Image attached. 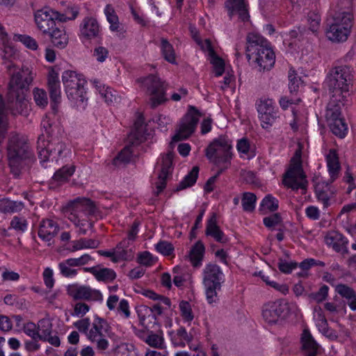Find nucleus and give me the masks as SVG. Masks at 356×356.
Returning <instances> with one entry per match:
<instances>
[{"mask_svg":"<svg viewBox=\"0 0 356 356\" xmlns=\"http://www.w3.org/2000/svg\"><path fill=\"white\" fill-rule=\"evenodd\" d=\"M7 68L10 72L13 70L6 95L8 108L14 115H26L29 111L27 94L33 79L31 71L28 67L19 68L12 63Z\"/></svg>","mask_w":356,"mask_h":356,"instance_id":"nucleus-1","label":"nucleus"},{"mask_svg":"<svg viewBox=\"0 0 356 356\" xmlns=\"http://www.w3.org/2000/svg\"><path fill=\"white\" fill-rule=\"evenodd\" d=\"M246 57L259 72L270 70L275 64V56L268 42L261 35L250 33L246 37Z\"/></svg>","mask_w":356,"mask_h":356,"instance_id":"nucleus-2","label":"nucleus"},{"mask_svg":"<svg viewBox=\"0 0 356 356\" xmlns=\"http://www.w3.org/2000/svg\"><path fill=\"white\" fill-rule=\"evenodd\" d=\"M7 156L10 172L15 178L19 177L33 159L27 139L19 134L12 135L8 140Z\"/></svg>","mask_w":356,"mask_h":356,"instance_id":"nucleus-3","label":"nucleus"},{"mask_svg":"<svg viewBox=\"0 0 356 356\" xmlns=\"http://www.w3.org/2000/svg\"><path fill=\"white\" fill-rule=\"evenodd\" d=\"M352 76V70L346 65L338 66L330 70L326 79L332 92L330 103L345 105L350 101Z\"/></svg>","mask_w":356,"mask_h":356,"instance_id":"nucleus-4","label":"nucleus"},{"mask_svg":"<svg viewBox=\"0 0 356 356\" xmlns=\"http://www.w3.org/2000/svg\"><path fill=\"white\" fill-rule=\"evenodd\" d=\"M305 147V142H298L296 143L294 156L291 159V190L300 191L302 194L306 192L308 186L302 159L303 151Z\"/></svg>","mask_w":356,"mask_h":356,"instance_id":"nucleus-5","label":"nucleus"},{"mask_svg":"<svg viewBox=\"0 0 356 356\" xmlns=\"http://www.w3.org/2000/svg\"><path fill=\"white\" fill-rule=\"evenodd\" d=\"M37 149L40 162H46L50 159L57 161L59 158L66 156L70 152L58 136H51L46 143L43 134L38 137Z\"/></svg>","mask_w":356,"mask_h":356,"instance_id":"nucleus-6","label":"nucleus"},{"mask_svg":"<svg viewBox=\"0 0 356 356\" xmlns=\"http://www.w3.org/2000/svg\"><path fill=\"white\" fill-rule=\"evenodd\" d=\"M231 141L225 136H220L213 140L206 149V156L217 166L225 165L227 168L232 158Z\"/></svg>","mask_w":356,"mask_h":356,"instance_id":"nucleus-7","label":"nucleus"},{"mask_svg":"<svg viewBox=\"0 0 356 356\" xmlns=\"http://www.w3.org/2000/svg\"><path fill=\"white\" fill-rule=\"evenodd\" d=\"M76 12H72L70 16L60 15V13L54 10L49 7H44L38 10L34 15L35 22L38 28L44 33H50L53 29L57 26L56 21L66 22L76 18Z\"/></svg>","mask_w":356,"mask_h":356,"instance_id":"nucleus-8","label":"nucleus"},{"mask_svg":"<svg viewBox=\"0 0 356 356\" xmlns=\"http://www.w3.org/2000/svg\"><path fill=\"white\" fill-rule=\"evenodd\" d=\"M353 19L350 13L337 14L326 32L327 38L332 42L346 41L350 33Z\"/></svg>","mask_w":356,"mask_h":356,"instance_id":"nucleus-9","label":"nucleus"},{"mask_svg":"<svg viewBox=\"0 0 356 356\" xmlns=\"http://www.w3.org/2000/svg\"><path fill=\"white\" fill-rule=\"evenodd\" d=\"M62 81L68 99L75 102L83 103L86 99V90L83 87L86 81L81 76L74 71L66 70L63 73Z\"/></svg>","mask_w":356,"mask_h":356,"instance_id":"nucleus-10","label":"nucleus"},{"mask_svg":"<svg viewBox=\"0 0 356 356\" xmlns=\"http://www.w3.org/2000/svg\"><path fill=\"white\" fill-rule=\"evenodd\" d=\"M201 116L200 111L193 106H189L188 112L181 119L179 128L170 143L173 149L174 143L188 138L195 131Z\"/></svg>","mask_w":356,"mask_h":356,"instance_id":"nucleus-11","label":"nucleus"},{"mask_svg":"<svg viewBox=\"0 0 356 356\" xmlns=\"http://www.w3.org/2000/svg\"><path fill=\"white\" fill-rule=\"evenodd\" d=\"M138 81L142 83V86L147 90L146 92L151 96L152 108H156L167 100L165 91L168 85L156 75L149 74L146 77L138 79Z\"/></svg>","mask_w":356,"mask_h":356,"instance_id":"nucleus-12","label":"nucleus"},{"mask_svg":"<svg viewBox=\"0 0 356 356\" xmlns=\"http://www.w3.org/2000/svg\"><path fill=\"white\" fill-rule=\"evenodd\" d=\"M289 314V303L286 299L269 302L263 306V318L268 323H275L285 319Z\"/></svg>","mask_w":356,"mask_h":356,"instance_id":"nucleus-13","label":"nucleus"},{"mask_svg":"<svg viewBox=\"0 0 356 356\" xmlns=\"http://www.w3.org/2000/svg\"><path fill=\"white\" fill-rule=\"evenodd\" d=\"M332 103H330L326 111V118L332 132L337 136L342 138L348 132V127L341 116L339 103H336L334 108H331Z\"/></svg>","mask_w":356,"mask_h":356,"instance_id":"nucleus-14","label":"nucleus"},{"mask_svg":"<svg viewBox=\"0 0 356 356\" xmlns=\"http://www.w3.org/2000/svg\"><path fill=\"white\" fill-rule=\"evenodd\" d=\"M97 207L93 201L86 197H77L70 202L65 211H73L83 216H93L97 211Z\"/></svg>","mask_w":356,"mask_h":356,"instance_id":"nucleus-15","label":"nucleus"},{"mask_svg":"<svg viewBox=\"0 0 356 356\" xmlns=\"http://www.w3.org/2000/svg\"><path fill=\"white\" fill-rule=\"evenodd\" d=\"M69 293L74 300H102V295L99 291L87 286H72L69 288Z\"/></svg>","mask_w":356,"mask_h":356,"instance_id":"nucleus-16","label":"nucleus"},{"mask_svg":"<svg viewBox=\"0 0 356 356\" xmlns=\"http://www.w3.org/2000/svg\"><path fill=\"white\" fill-rule=\"evenodd\" d=\"M224 282V275L220 268L216 264L209 263L203 270L204 285L221 286Z\"/></svg>","mask_w":356,"mask_h":356,"instance_id":"nucleus-17","label":"nucleus"},{"mask_svg":"<svg viewBox=\"0 0 356 356\" xmlns=\"http://www.w3.org/2000/svg\"><path fill=\"white\" fill-rule=\"evenodd\" d=\"M173 152L172 150L162 157V166L159 175V181L156 183V191L155 195L158 196L166 186V179L170 174V168L172 165Z\"/></svg>","mask_w":356,"mask_h":356,"instance_id":"nucleus-18","label":"nucleus"},{"mask_svg":"<svg viewBox=\"0 0 356 356\" xmlns=\"http://www.w3.org/2000/svg\"><path fill=\"white\" fill-rule=\"evenodd\" d=\"M225 5L230 19L235 15H238V19L243 22L249 19L248 6L244 0H227Z\"/></svg>","mask_w":356,"mask_h":356,"instance_id":"nucleus-19","label":"nucleus"},{"mask_svg":"<svg viewBox=\"0 0 356 356\" xmlns=\"http://www.w3.org/2000/svg\"><path fill=\"white\" fill-rule=\"evenodd\" d=\"M59 229L57 222L53 220H42L40 223L38 236L44 241H50L57 235Z\"/></svg>","mask_w":356,"mask_h":356,"instance_id":"nucleus-20","label":"nucleus"},{"mask_svg":"<svg viewBox=\"0 0 356 356\" xmlns=\"http://www.w3.org/2000/svg\"><path fill=\"white\" fill-rule=\"evenodd\" d=\"M205 233L206 235L213 237L217 242L225 243L228 241L227 237L217 225V216L216 213H212L208 220Z\"/></svg>","mask_w":356,"mask_h":356,"instance_id":"nucleus-21","label":"nucleus"},{"mask_svg":"<svg viewBox=\"0 0 356 356\" xmlns=\"http://www.w3.org/2000/svg\"><path fill=\"white\" fill-rule=\"evenodd\" d=\"M81 36L90 40L98 36L99 26L96 19L93 17H85L80 25Z\"/></svg>","mask_w":356,"mask_h":356,"instance_id":"nucleus-22","label":"nucleus"},{"mask_svg":"<svg viewBox=\"0 0 356 356\" xmlns=\"http://www.w3.org/2000/svg\"><path fill=\"white\" fill-rule=\"evenodd\" d=\"M47 34L49 35L53 46L58 49H65L69 42L68 35L65 28L60 24Z\"/></svg>","mask_w":356,"mask_h":356,"instance_id":"nucleus-23","label":"nucleus"},{"mask_svg":"<svg viewBox=\"0 0 356 356\" xmlns=\"http://www.w3.org/2000/svg\"><path fill=\"white\" fill-rule=\"evenodd\" d=\"M48 90L51 100L58 103L60 100V87L58 74L54 69L49 72L48 75Z\"/></svg>","mask_w":356,"mask_h":356,"instance_id":"nucleus-24","label":"nucleus"},{"mask_svg":"<svg viewBox=\"0 0 356 356\" xmlns=\"http://www.w3.org/2000/svg\"><path fill=\"white\" fill-rule=\"evenodd\" d=\"M325 243L337 252H347L346 239L337 232H330L325 237Z\"/></svg>","mask_w":356,"mask_h":356,"instance_id":"nucleus-25","label":"nucleus"},{"mask_svg":"<svg viewBox=\"0 0 356 356\" xmlns=\"http://www.w3.org/2000/svg\"><path fill=\"white\" fill-rule=\"evenodd\" d=\"M140 323L145 328L153 327L155 325H158L159 322L156 321L155 314H153L152 310L149 307L146 305H140L136 308Z\"/></svg>","mask_w":356,"mask_h":356,"instance_id":"nucleus-26","label":"nucleus"},{"mask_svg":"<svg viewBox=\"0 0 356 356\" xmlns=\"http://www.w3.org/2000/svg\"><path fill=\"white\" fill-rule=\"evenodd\" d=\"M327 170L330 175V183L333 182L339 177L340 164L338 155L334 149H330L326 155Z\"/></svg>","mask_w":356,"mask_h":356,"instance_id":"nucleus-27","label":"nucleus"},{"mask_svg":"<svg viewBox=\"0 0 356 356\" xmlns=\"http://www.w3.org/2000/svg\"><path fill=\"white\" fill-rule=\"evenodd\" d=\"M206 49L209 52L211 58L210 62L214 68V72L216 76L222 75L225 72V62L219 57L214 51L209 40H205Z\"/></svg>","mask_w":356,"mask_h":356,"instance_id":"nucleus-28","label":"nucleus"},{"mask_svg":"<svg viewBox=\"0 0 356 356\" xmlns=\"http://www.w3.org/2000/svg\"><path fill=\"white\" fill-rule=\"evenodd\" d=\"M301 341L304 350L307 352V356H316L318 353L321 346L314 339L311 333L307 330H304Z\"/></svg>","mask_w":356,"mask_h":356,"instance_id":"nucleus-29","label":"nucleus"},{"mask_svg":"<svg viewBox=\"0 0 356 356\" xmlns=\"http://www.w3.org/2000/svg\"><path fill=\"white\" fill-rule=\"evenodd\" d=\"M130 243L127 239L122 240L120 242L115 248V255L112 258V261L117 262L120 260H129L133 257V252L131 249H128Z\"/></svg>","mask_w":356,"mask_h":356,"instance_id":"nucleus-30","label":"nucleus"},{"mask_svg":"<svg viewBox=\"0 0 356 356\" xmlns=\"http://www.w3.org/2000/svg\"><path fill=\"white\" fill-rule=\"evenodd\" d=\"M204 252L205 248L201 241H197L191 248L188 257L193 267L197 268L202 265Z\"/></svg>","mask_w":356,"mask_h":356,"instance_id":"nucleus-31","label":"nucleus"},{"mask_svg":"<svg viewBox=\"0 0 356 356\" xmlns=\"http://www.w3.org/2000/svg\"><path fill=\"white\" fill-rule=\"evenodd\" d=\"M335 291L346 299L352 310H356V295L353 289L346 284H340L335 286Z\"/></svg>","mask_w":356,"mask_h":356,"instance_id":"nucleus-32","label":"nucleus"},{"mask_svg":"<svg viewBox=\"0 0 356 356\" xmlns=\"http://www.w3.org/2000/svg\"><path fill=\"white\" fill-rule=\"evenodd\" d=\"M84 271L92 273L98 281L111 282L115 279L116 274L113 270L108 268H103L97 270L96 267L84 268Z\"/></svg>","mask_w":356,"mask_h":356,"instance_id":"nucleus-33","label":"nucleus"},{"mask_svg":"<svg viewBox=\"0 0 356 356\" xmlns=\"http://www.w3.org/2000/svg\"><path fill=\"white\" fill-rule=\"evenodd\" d=\"M293 113L294 116V122L291 124V128L294 130L300 129L301 131L305 129V121L307 118L306 108L304 106H300L298 109L293 108Z\"/></svg>","mask_w":356,"mask_h":356,"instance_id":"nucleus-34","label":"nucleus"},{"mask_svg":"<svg viewBox=\"0 0 356 356\" xmlns=\"http://www.w3.org/2000/svg\"><path fill=\"white\" fill-rule=\"evenodd\" d=\"M24 207V204L19 201H13L8 198L0 200V212L15 213L21 211Z\"/></svg>","mask_w":356,"mask_h":356,"instance_id":"nucleus-35","label":"nucleus"},{"mask_svg":"<svg viewBox=\"0 0 356 356\" xmlns=\"http://www.w3.org/2000/svg\"><path fill=\"white\" fill-rule=\"evenodd\" d=\"M74 170L75 166L74 165H64L55 172L52 179L59 184L67 181L69 178L74 174Z\"/></svg>","mask_w":356,"mask_h":356,"instance_id":"nucleus-36","label":"nucleus"},{"mask_svg":"<svg viewBox=\"0 0 356 356\" xmlns=\"http://www.w3.org/2000/svg\"><path fill=\"white\" fill-rule=\"evenodd\" d=\"M199 167L194 166L177 186L176 191H179L195 184L198 177Z\"/></svg>","mask_w":356,"mask_h":356,"instance_id":"nucleus-37","label":"nucleus"},{"mask_svg":"<svg viewBox=\"0 0 356 356\" xmlns=\"http://www.w3.org/2000/svg\"><path fill=\"white\" fill-rule=\"evenodd\" d=\"M99 241L95 239L82 238L72 241V246L69 250L75 252L84 248H97L99 245Z\"/></svg>","mask_w":356,"mask_h":356,"instance_id":"nucleus-38","label":"nucleus"},{"mask_svg":"<svg viewBox=\"0 0 356 356\" xmlns=\"http://www.w3.org/2000/svg\"><path fill=\"white\" fill-rule=\"evenodd\" d=\"M278 209V200L271 195H267L260 204V211L265 214L266 211L273 212Z\"/></svg>","mask_w":356,"mask_h":356,"instance_id":"nucleus-39","label":"nucleus"},{"mask_svg":"<svg viewBox=\"0 0 356 356\" xmlns=\"http://www.w3.org/2000/svg\"><path fill=\"white\" fill-rule=\"evenodd\" d=\"M144 120L145 119L143 114L140 113L134 122V129L131 131L130 136L135 138L136 140H140L143 136Z\"/></svg>","mask_w":356,"mask_h":356,"instance_id":"nucleus-40","label":"nucleus"},{"mask_svg":"<svg viewBox=\"0 0 356 356\" xmlns=\"http://www.w3.org/2000/svg\"><path fill=\"white\" fill-rule=\"evenodd\" d=\"M305 75L302 72L298 71L291 72V92L292 91L298 92L301 91L304 88L303 78Z\"/></svg>","mask_w":356,"mask_h":356,"instance_id":"nucleus-41","label":"nucleus"},{"mask_svg":"<svg viewBox=\"0 0 356 356\" xmlns=\"http://www.w3.org/2000/svg\"><path fill=\"white\" fill-rule=\"evenodd\" d=\"M38 330L40 333L39 340L46 341L47 337L51 333L52 324L49 319L42 318L38 321Z\"/></svg>","mask_w":356,"mask_h":356,"instance_id":"nucleus-42","label":"nucleus"},{"mask_svg":"<svg viewBox=\"0 0 356 356\" xmlns=\"http://www.w3.org/2000/svg\"><path fill=\"white\" fill-rule=\"evenodd\" d=\"M161 47L165 60L170 63H175V54L172 44L166 39L162 38Z\"/></svg>","mask_w":356,"mask_h":356,"instance_id":"nucleus-43","label":"nucleus"},{"mask_svg":"<svg viewBox=\"0 0 356 356\" xmlns=\"http://www.w3.org/2000/svg\"><path fill=\"white\" fill-rule=\"evenodd\" d=\"M257 196L250 192L243 193L242 196V206L245 211L252 212L254 210Z\"/></svg>","mask_w":356,"mask_h":356,"instance_id":"nucleus-44","label":"nucleus"},{"mask_svg":"<svg viewBox=\"0 0 356 356\" xmlns=\"http://www.w3.org/2000/svg\"><path fill=\"white\" fill-rule=\"evenodd\" d=\"M131 152L129 147H125L113 159L112 164L115 166L120 163H127L130 161Z\"/></svg>","mask_w":356,"mask_h":356,"instance_id":"nucleus-45","label":"nucleus"},{"mask_svg":"<svg viewBox=\"0 0 356 356\" xmlns=\"http://www.w3.org/2000/svg\"><path fill=\"white\" fill-rule=\"evenodd\" d=\"M314 184L315 191L318 199H321L322 200L327 202L328 200V197L325 194V191L328 188L329 184L324 181H321V180H318L317 178L314 180Z\"/></svg>","mask_w":356,"mask_h":356,"instance_id":"nucleus-46","label":"nucleus"},{"mask_svg":"<svg viewBox=\"0 0 356 356\" xmlns=\"http://www.w3.org/2000/svg\"><path fill=\"white\" fill-rule=\"evenodd\" d=\"M316 326L318 331L325 337L330 339H335L337 335L334 331L330 329L327 325V320L315 322Z\"/></svg>","mask_w":356,"mask_h":356,"instance_id":"nucleus-47","label":"nucleus"},{"mask_svg":"<svg viewBox=\"0 0 356 356\" xmlns=\"http://www.w3.org/2000/svg\"><path fill=\"white\" fill-rule=\"evenodd\" d=\"M206 289V296L208 303H216L218 301V291H220L221 286L204 285Z\"/></svg>","mask_w":356,"mask_h":356,"instance_id":"nucleus-48","label":"nucleus"},{"mask_svg":"<svg viewBox=\"0 0 356 356\" xmlns=\"http://www.w3.org/2000/svg\"><path fill=\"white\" fill-rule=\"evenodd\" d=\"M72 267L73 266L72 264H69L68 259L58 264L60 274L65 277H73L77 274V270L73 269Z\"/></svg>","mask_w":356,"mask_h":356,"instance_id":"nucleus-49","label":"nucleus"},{"mask_svg":"<svg viewBox=\"0 0 356 356\" xmlns=\"http://www.w3.org/2000/svg\"><path fill=\"white\" fill-rule=\"evenodd\" d=\"M145 341L151 347L162 348L164 339L162 336L154 334L153 332H150L149 334L145 339Z\"/></svg>","mask_w":356,"mask_h":356,"instance_id":"nucleus-50","label":"nucleus"},{"mask_svg":"<svg viewBox=\"0 0 356 356\" xmlns=\"http://www.w3.org/2000/svg\"><path fill=\"white\" fill-rule=\"evenodd\" d=\"M257 111L259 115L273 113V100L270 99H261L257 104Z\"/></svg>","mask_w":356,"mask_h":356,"instance_id":"nucleus-51","label":"nucleus"},{"mask_svg":"<svg viewBox=\"0 0 356 356\" xmlns=\"http://www.w3.org/2000/svg\"><path fill=\"white\" fill-rule=\"evenodd\" d=\"M95 83L96 84L95 86L99 90V94L104 99L105 102L108 103L112 102L113 97H115L112 93V89L109 87L106 88L104 85H102L98 81H95Z\"/></svg>","mask_w":356,"mask_h":356,"instance_id":"nucleus-52","label":"nucleus"},{"mask_svg":"<svg viewBox=\"0 0 356 356\" xmlns=\"http://www.w3.org/2000/svg\"><path fill=\"white\" fill-rule=\"evenodd\" d=\"M264 225L269 229L273 228L279 225L282 222V217L279 213H273L269 216L265 217L263 219Z\"/></svg>","mask_w":356,"mask_h":356,"instance_id":"nucleus-53","label":"nucleus"},{"mask_svg":"<svg viewBox=\"0 0 356 356\" xmlns=\"http://www.w3.org/2000/svg\"><path fill=\"white\" fill-rule=\"evenodd\" d=\"M157 252L163 255L169 256L174 251V247L170 242L165 241H161L155 245Z\"/></svg>","mask_w":356,"mask_h":356,"instance_id":"nucleus-54","label":"nucleus"},{"mask_svg":"<svg viewBox=\"0 0 356 356\" xmlns=\"http://www.w3.org/2000/svg\"><path fill=\"white\" fill-rule=\"evenodd\" d=\"M33 99L37 105L40 106H45L47 105V95L44 90L35 88L33 90Z\"/></svg>","mask_w":356,"mask_h":356,"instance_id":"nucleus-55","label":"nucleus"},{"mask_svg":"<svg viewBox=\"0 0 356 356\" xmlns=\"http://www.w3.org/2000/svg\"><path fill=\"white\" fill-rule=\"evenodd\" d=\"M181 316L186 321H191L193 319V315L191 307L188 302L182 300L179 303Z\"/></svg>","mask_w":356,"mask_h":356,"instance_id":"nucleus-56","label":"nucleus"},{"mask_svg":"<svg viewBox=\"0 0 356 356\" xmlns=\"http://www.w3.org/2000/svg\"><path fill=\"white\" fill-rule=\"evenodd\" d=\"M24 332L34 341L39 340L40 333L38 326L32 322H29L24 325Z\"/></svg>","mask_w":356,"mask_h":356,"instance_id":"nucleus-57","label":"nucleus"},{"mask_svg":"<svg viewBox=\"0 0 356 356\" xmlns=\"http://www.w3.org/2000/svg\"><path fill=\"white\" fill-rule=\"evenodd\" d=\"M259 119L261 121V127L264 129H268L270 128L273 124L274 123L275 118H276V113L275 112L263 114V115H259Z\"/></svg>","mask_w":356,"mask_h":356,"instance_id":"nucleus-58","label":"nucleus"},{"mask_svg":"<svg viewBox=\"0 0 356 356\" xmlns=\"http://www.w3.org/2000/svg\"><path fill=\"white\" fill-rule=\"evenodd\" d=\"M10 227L17 231L24 232L27 228L26 220L15 216L10 222Z\"/></svg>","mask_w":356,"mask_h":356,"instance_id":"nucleus-59","label":"nucleus"},{"mask_svg":"<svg viewBox=\"0 0 356 356\" xmlns=\"http://www.w3.org/2000/svg\"><path fill=\"white\" fill-rule=\"evenodd\" d=\"M68 260L69 264H72L73 267H79L87 264L90 260H92V257L90 255L85 254L80 257L70 258Z\"/></svg>","mask_w":356,"mask_h":356,"instance_id":"nucleus-60","label":"nucleus"},{"mask_svg":"<svg viewBox=\"0 0 356 356\" xmlns=\"http://www.w3.org/2000/svg\"><path fill=\"white\" fill-rule=\"evenodd\" d=\"M18 39L22 42L27 48L36 50L38 47L36 40L31 36L26 35H18Z\"/></svg>","mask_w":356,"mask_h":356,"instance_id":"nucleus-61","label":"nucleus"},{"mask_svg":"<svg viewBox=\"0 0 356 356\" xmlns=\"http://www.w3.org/2000/svg\"><path fill=\"white\" fill-rule=\"evenodd\" d=\"M321 18L318 13L312 12L308 15L307 22L309 24V29L313 31H316L320 24Z\"/></svg>","mask_w":356,"mask_h":356,"instance_id":"nucleus-62","label":"nucleus"},{"mask_svg":"<svg viewBox=\"0 0 356 356\" xmlns=\"http://www.w3.org/2000/svg\"><path fill=\"white\" fill-rule=\"evenodd\" d=\"M108 51L104 47H98L94 49L93 56L96 58L99 62H104L108 57Z\"/></svg>","mask_w":356,"mask_h":356,"instance_id":"nucleus-63","label":"nucleus"},{"mask_svg":"<svg viewBox=\"0 0 356 356\" xmlns=\"http://www.w3.org/2000/svg\"><path fill=\"white\" fill-rule=\"evenodd\" d=\"M137 261L146 266H151L152 264V254L147 251H144L138 254Z\"/></svg>","mask_w":356,"mask_h":356,"instance_id":"nucleus-64","label":"nucleus"}]
</instances>
